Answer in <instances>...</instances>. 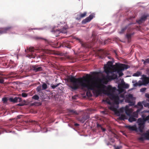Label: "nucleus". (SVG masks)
I'll list each match as a JSON object with an SVG mask.
<instances>
[{
    "instance_id": "f257e3e1",
    "label": "nucleus",
    "mask_w": 149,
    "mask_h": 149,
    "mask_svg": "<svg viewBox=\"0 0 149 149\" xmlns=\"http://www.w3.org/2000/svg\"><path fill=\"white\" fill-rule=\"evenodd\" d=\"M90 75L87 74L86 76L82 77L76 78L74 77H71L69 79L70 84L69 86L73 90H76L80 88L82 90L87 89L88 91L91 90L95 91V88L99 89L96 90V92L99 94L101 92L109 96L113 93L116 90V88L112 87L110 85L106 86L103 84H98L96 83L90 84L89 81L87 80L90 77Z\"/></svg>"
},
{
    "instance_id": "f03ea898",
    "label": "nucleus",
    "mask_w": 149,
    "mask_h": 149,
    "mask_svg": "<svg viewBox=\"0 0 149 149\" xmlns=\"http://www.w3.org/2000/svg\"><path fill=\"white\" fill-rule=\"evenodd\" d=\"M112 64L113 62L111 61H109L106 65H104V70L107 74H109L111 72V67H112Z\"/></svg>"
},
{
    "instance_id": "7ed1b4c3",
    "label": "nucleus",
    "mask_w": 149,
    "mask_h": 149,
    "mask_svg": "<svg viewBox=\"0 0 149 149\" xmlns=\"http://www.w3.org/2000/svg\"><path fill=\"white\" fill-rule=\"evenodd\" d=\"M133 24L132 23H131L125 26L124 27L122 28L121 31H119V33L120 34L123 33L127 29V33H129L132 30L135 28V27H132L131 26Z\"/></svg>"
},
{
    "instance_id": "20e7f679",
    "label": "nucleus",
    "mask_w": 149,
    "mask_h": 149,
    "mask_svg": "<svg viewBox=\"0 0 149 149\" xmlns=\"http://www.w3.org/2000/svg\"><path fill=\"white\" fill-rule=\"evenodd\" d=\"M134 97L132 94H129L125 98V102L129 103V105L132 106L134 105L135 102L133 101Z\"/></svg>"
},
{
    "instance_id": "39448f33",
    "label": "nucleus",
    "mask_w": 149,
    "mask_h": 149,
    "mask_svg": "<svg viewBox=\"0 0 149 149\" xmlns=\"http://www.w3.org/2000/svg\"><path fill=\"white\" fill-rule=\"evenodd\" d=\"M70 42L68 41L65 40L62 43H57V45H59V46L58 47H66L68 48H71V46L70 44Z\"/></svg>"
},
{
    "instance_id": "423d86ee",
    "label": "nucleus",
    "mask_w": 149,
    "mask_h": 149,
    "mask_svg": "<svg viewBox=\"0 0 149 149\" xmlns=\"http://www.w3.org/2000/svg\"><path fill=\"white\" fill-rule=\"evenodd\" d=\"M130 67L127 65L125 64H122V65L121 67H120V68L119 69L118 71L117 72L118 73L119 76V77H121L123 74V73L122 72V71L124 70L125 69H126L129 68Z\"/></svg>"
},
{
    "instance_id": "0eeeda50",
    "label": "nucleus",
    "mask_w": 149,
    "mask_h": 149,
    "mask_svg": "<svg viewBox=\"0 0 149 149\" xmlns=\"http://www.w3.org/2000/svg\"><path fill=\"white\" fill-rule=\"evenodd\" d=\"M109 96L111 100L113 101L115 103L117 104H119V98L118 95H115L113 93Z\"/></svg>"
},
{
    "instance_id": "6e6552de",
    "label": "nucleus",
    "mask_w": 149,
    "mask_h": 149,
    "mask_svg": "<svg viewBox=\"0 0 149 149\" xmlns=\"http://www.w3.org/2000/svg\"><path fill=\"white\" fill-rule=\"evenodd\" d=\"M141 82L143 85H146L149 84V77H147L146 75H143L141 78Z\"/></svg>"
},
{
    "instance_id": "1a4fd4ad",
    "label": "nucleus",
    "mask_w": 149,
    "mask_h": 149,
    "mask_svg": "<svg viewBox=\"0 0 149 149\" xmlns=\"http://www.w3.org/2000/svg\"><path fill=\"white\" fill-rule=\"evenodd\" d=\"M13 27L11 26H9L2 28L0 30V34L6 33L8 31L11 30Z\"/></svg>"
},
{
    "instance_id": "9d476101",
    "label": "nucleus",
    "mask_w": 149,
    "mask_h": 149,
    "mask_svg": "<svg viewBox=\"0 0 149 149\" xmlns=\"http://www.w3.org/2000/svg\"><path fill=\"white\" fill-rule=\"evenodd\" d=\"M95 14H92L90 15L88 17H86L82 21V23L85 24L87 22H90L91 19L94 17Z\"/></svg>"
},
{
    "instance_id": "9b49d317",
    "label": "nucleus",
    "mask_w": 149,
    "mask_h": 149,
    "mask_svg": "<svg viewBox=\"0 0 149 149\" xmlns=\"http://www.w3.org/2000/svg\"><path fill=\"white\" fill-rule=\"evenodd\" d=\"M109 74H107V75L106 76H104L103 77L101 81L104 84H107L108 82L111 80V77L110 76H109Z\"/></svg>"
},
{
    "instance_id": "f8f14e48",
    "label": "nucleus",
    "mask_w": 149,
    "mask_h": 149,
    "mask_svg": "<svg viewBox=\"0 0 149 149\" xmlns=\"http://www.w3.org/2000/svg\"><path fill=\"white\" fill-rule=\"evenodd\" d=\"M9 100L11 102L14 103L17 102H20L22 101V98L21 97H15L14 98L10 97L9 98Z\"/></svg>"
},
{
    "instance_id": "ddd939ff",
    "label": "nucleus",
    "mask_w": 149,
    "mask_h": 149,
    "mask_svg": "<svg viewBox=\"0 0 149 149\" xmlns=\"http://www.w3.org/2000/svg\"><path fill=\"white\" fill-rule=\"evenodd\" d=\"M31 69L35 72L42 71L43 70L41 67H38V65H32Z\"/></svg>"
},
{
    "instance_id": "4468645a",
    "label": "nucleus",
    "mask_w": 149,
    "mask_h": 149,
    "mask_svg": "<svg viewBox=\"0 0 149 149\" xmlns=\"http://www.w3.org/2000/svg\"><path fill=\"white\" fill-rule=\"evenodd\" d=\"M148 16H149L148 15L142 16L140 19L137 20L136 22L139 24H141L147 18Z\"/></svg>"
},
{
    "instance_id": "2eb2a0df",
    "label": "nucleus",
    "mask_w": 149,
    "mask_h": 149,
    "mask_svg": "<svg viewBox=\"0 0 149 149\" xmlns=\"http://www.w3.org/2000/svg\"><path fill=\"white\" fill-rule=\"evenodd\" d=\"M123 64H119L117 65L116 67H112V68H111V72L110 73H112V72H117L118 71L119 69L120 68V67H121L122 65Z\"/></svg>"
},
{
    "instance_id": "dca6fc26",
    "label": "nucleus",
    "mask_w": 149,
    "mask_h": 149,
    "mask_svg": "<svg viewBox=\"0 0 149 149\" xmlns=\"http://www.w3.org/2000/svg\"><path fill=\"white\" fill-rule=\"evenodd\" d=\"M141 80H139L138 82L136 80H133L132 81V83H133V86L134 87H137V86H140L143 85Z\"/></svg>"
},
{
    "instance_id": "f3484780",
    "label": "nucleus",
    "mask_w": 149,
    "mask_h": 149,
    "mask_svg": "<svg viewBox=\"0 0 149 149\" xmlns=\"http://www.w3.org/2000/svg\"><path fill=\"white\" fill-rule=\"evenodd\" d=\"M68 28L66 26H65L63 27V28L60 29L58 30H57L55 31V33L58 32V33L59 34L60 33H66L67 32V29Z\"/></svg>"
},
{
    "instance_id": "a211bd4d",
    "label": "nucleus",
    "mask_w": 149,
    "mask_h": 149,
    "mask_svg": "<svg viewBox=\"0 0 149 149\" xmlns=\"http://www.w3.org/2000/svg\"><path fill=\"white\" fill-rule=\"evenodd\" d=\"M75 39L79 41L82 47L85 48H88L89 47V45L86 43L83 42L80 39L77 38H75Z\"/></svg>"
},
{
    "instance_id": "6ab92c4d",
    "label": "nucleus",
    "mask_w": 149,
    "mask_h": 149,
    "mask_svg": "<svg viewBox=\"0 0 149 149\" xmlns=\"http://www.w3.org/2000/svg\"><path fill=\"white\" fill-rule=\"evenodd\" d=\"M110 109L111 110L115 111L117 113H119V112H121V113L123 112L124 110H125V109H124V108H120L119 109V111H118V110H117L116 109V108L113 106H111L110 108Z\"/></svg>"
},
{
    "instance_id": "aec40b11",
    "label": "nucleus",
    "mask_w": 149,
    "mask_h": 149,
    "mask_svg": "<svg viewBox=\"0 0 149 149\" xmlns=\"http://www.w3.org/2000/svg\"><path fill=\"white\" fill-rule=\"evenodd\" d=\"M125 127L129 129L130 130L132 131H137V129L136 126L135 125L132 126L130 125H126Z\"/></svg>"
},
{
    "instance_id": "412c9836",
    "label": "nucleus",
    "mask_w": 149,
    "mask_h": 149,
    "mask_svg": "<svg viewBox=\"0 0 149 149\" xmlns=\"http://www.w3.org/2000/svg\"><path fill=\"white\" fill-rule=\"evenodd\" d=\"M87 12H84L83 13H81L79 15H77V17L76 18V19L79 20L81 18L85 17L86 15Z\"/></svg>"
},
{
    "instance_id": "4be33fe9",
    "label": "nucleus",
    "mask_w": 149,
    "mask_h": 149,
    "mask_svg": "<svg viewBox=\"0 0 149 149\" xmlns=\"http://www.w3.org/2000/svg\"><path fill=\"white\" fill-rule=\"evenodd\" d=\"M89 118V116L87 115L86 116H82L80 118V121L82 123H84L85 120H87Z\"/></svg>"
},
{
    "instance_id": "5701e85b",
    "label": "nucleus",
    "mask_w": 149,
    "mask_h": 149,
    "mask_svg": "<svg viewBox=\"0 0 149 149\" xmlns=\"http://www.w3.org/2000/svg\"><path fill=\"white\" fill-rule=\"evenodd\" d=\"M125 113L128 116H130L131 113V110L130 109L128 108V107L126 106L125 108Z\"/></svg>"
},
{
    "instance_id": "b1692460",
    "label": "nucleus",
    "mask_w": 149,
    "mask_h": 149,
    "mask_svg": "<svg viewBox=\"0 0 149 149\" xmlns=\"http://www.w3.org/2000/svg\"><path fill=\"white\" fill-rule=\"evenodd\" d=\"M137 123L138 125H144L145 121L143 119L141 118H139L137 120Z\"/></svg>"
},
{
    "instance_id": "393cba45",
    "label": "nucleus",
    "mask_w": 149,
    "mask_h": 149,
    "mask_svg": "<svg viewBox=\"0 0 149 149\" xmlns=\"http://www.w3.org/2000/svg\"><path fill=\"white\" fill-rule=\"evenodd\" d=\"M140 111V109H137L136 112H134L132 115L134 118H137L138 117V113Z\"/></svg>"
},
{
    "instance_id": "a878e982",
    "label": "nucleus",
    "mask_w": 149,
    "mask_h": 149,
    "mask_svg": "<svg viewBox=\"0 0 149 149\" xmlns=\"http://www.w3.org/2000/svg\"><path fill=\"white\" fill-rule=\"evenodd\" d=\"M134 33H128L126 34V37L128 40V42H130V39H131V37L132 36L134 35Z\"/></svg>"
},
{
    "instance_id": "bb28decb",
    "label": "nucleus",
    "mask_w": 149,
    "mask_h": 149,
    "mask_svg": "<svg viewBox=\"0 0 149 149\" xmlns=\"http://www.w3.org/2000/svg\"><path fill=\"white\" fill-rule=\"evenodd\" d=\"M68 110L69 114H77V112L75 111L74 110L69 109Z\"/></svg>"
},
{
    "instance_id": "cd10ccee",
    "label": "nucleus",
    "mask_w": 149,
    "mask_h": 149,
    "mask_svg": "<svg viewBox=\"0 0 149 149\" xmlns=\"http://www.w3.org/2000/svg\"><path fill=\"white\" fill-rule=\"evenodd\" d=\"M143 136H144L146 139L149 140V131H147L146 133L143 134Z\"/></svg>"
},
{
    "instance_id": "c85d7f7f",
    "label": "nucleus",
    "mask_w": 149,
    "mask_h": 149,
    "mask_svg": "<svg viewBox=\"0 0 149 149\" xmlns=\"http://www.w3.org/2000/svg\"><path fill=\"white\" fill-rule=\"evenodd\" d=\"M119 119L121 120H124L125 119H127V117L124 114H121L119 117Z\"/></svg>"
},
{
    "instance_id": "c756f323",
    "label": "nucleus",
    "mask_w": 149,
    "mask_h": 149,
    "mask_svg": "<svg viewBox=\"0 0 149 149\" xmlns=\"http://www.w3.org/2000/svg\"><path fill=\"white\" fill-rule=\"evenodd\" d=\"M139 130V131L142 133L143 132V130L144 127V125H138Z\"/></svg>"
},
{
    "instance_id": "7c9ffc66",
    "label": "nucleus",
    "mask_w": 149,
    "mask_h": 149,
    "mask_svg": "<svg viewBox=\"0 0 149 149\" xmlns=\"http://www.w3.org/2000/svg\"><path fill=\"white\" fill-rule=\"evenodd\" d=\"M128 120L130 122H132L133 121H136V119L131 115L129 118Z\"/></svg>"
},
{
    "instance_id": "2f4dec72",
    "label": "nucleus",
    "mask_w": 149,
    "mask_h": 149,
    "mask_svg": "<svg viewBox=\"0 0 149 149\" xmlns=\"http://www.w3.org/2000/svg\"><path fill=\"white\" fill-rule=\"evenodd\" d=\"M111 77V80L116 79L118 78L117 75L116 74L113 73L111 76H110Z\"/></svg>"
},
{
    "instance_id": "473e14b6",
    "label": "nucleus",
    "mask_w": 149,
    "mask_h": 149,
    "mask_svg": "<svg viewBox=\"0 0 149 149\" xmlns=\"http://www.w3.org/2000/svg\"><path fill=\"white\" fill-rule=\"evenodd\" d=\"M141 73L140 72L137 71L136 73H134L133 75V76L135 77H139L141 75Z\"/></svg>"
},
{
    "instance_id": "72a5a7b5",
    "label": "nucleus",
    "mask_w": 149,
    "mask_h": 149,
    "mask_svg": "<svg viewBox=\"0 0 149 149\" xmlns=\"http://www.w3.org/2000/svg\"><path fill=\"white\" fill-rule=\"evenodd\" d=\"M136 107L139 106L140 108V109H140V110L143 108V106L142 104L140 102H138L137 104V106H136Z\"/></svg>"
},
{
    "instance_id": "f704fd0d",
    "label": "nucleus",
    "mask_w": 149,
    "mask_h": 149,
    "mask_svg": "<svg viewBox=\"0 0 149 149\" xmlns=\"http://www.w3.org/2000/svg\"><path fill=\"white\" fill-rule=\"evenodd\" d=\"M42 86L41 85L38 86L36 88V90L38 92H40L41 91Z\"/></svg>"
},
{
    "instance_id": "c9c22d12",
    "label": "nucleus",
    "mask_w": 149,
    "mask_h": 149,
    "mask_svg": "<svg viewBox=\"0 0 149 149\" xmlns=\"http://www.w3.org/2000/svg\"><path fill=\"white\" fill-rule=\"evenodd\" d=\"M42 87L43 90H45L47 88V85L45 83H44L42 85Z\"/></svg>"
},
{
    "instance_id": "e433bc0d",
    "label": "nucleus",
    "mask_w": 149,
    "mask_h": 149,
    "mask_svg": "<svg viewBox=\"0 0 149 149\" xmlns=\"http://www.w3.org/2000/svg\"><path fill=\"white\" fill-rule=\"evenodd\" d=\"M32 99L35 100H38L39 99V97L37 95H35L33 96Z\"/></svg>"
},
{
    "instance_id": "4c0bfd02",
    "label": "nucleus",
    "mask_w": 149,
    "mask_h": 149,
    "mask_svg": "<svg viewBox=\"0 0 149 149\" xmlns=\"http://www.w3.org/2000/svg\"><path fill=\"white\" fill-rule=\"evenodd\" d=\"M26 102L25 100H24L22 102L19 103V104H18L17 105L20 106H22L25 104Z\"/></svg>"
},
{
    "instance_id": "58836bf2",
    "label": "nucleus",
    "mask_w": 149,
    "mask_h": 149,
    "mask_svg": "<svg viewBox=\"0 0 149 149\" xmlns=\"http://www.w3.org/2000/svg\"><path fill=\"white\" fill-rule=\"evenodd\" d=\"M139 140L141 141H143L145 139H146L144 136H143V134L141 135V136L139 137Z\"/></svg>"
},
{
    "instance_id": "ea45409f",
    "label": "nucleus",
    "mask_w": 149,
    "mask_h": 149,
    "mask_svg": "<svg viewBox=\"0 0 149 149\" xmlns=\"http://www.w3.org/2000/svg\"><path fill=\"white\" fill-rule=\"evenodd\" d=\"M21 95L22 96L24 97H26L28 96V94L25 93H22Z\"/></svg>"
},
{
    "instance_id": "a19ab883",
    "label": "nucleus",
    "mask_w": 149,
    "mask_h": 149,
    "mask_svg": "<svg viewBox=\"0 0 149 149\" xmlns=\"http://www.w3.org/2000/svg\"><path fill=\"white\" fill-rule=\"evenodd\" d=\"M2 100L4 103H6L8 101V99L6 97H4L2 99Z\"/></svg>"
},
{
    "instance_id": "79ce46f5",
    "label": "nucleus",
    "mask_w": 149,
    "mask_h": 149,
    "mask_svg": "<svg viewBox=\"0 0 149 149\" xmlns=\"http://www.w3.org/2000/svg\"><path fill=\"white\" fill-rule=\"evenodd\" d=\"M4 81L3 78L2 77L0 76V83L3 84Z\"/></svg>"
},
{
    "instance_id": "37998d69",
    "label": "nucleus",
    "mask_w": 149,
    "mask_h": 149,
    "mask_svg": "<svg viewBox=\"0 0 149 149\" xmlns=\"http://www.w3.org/2000/svg\"><path fill=\"white\" fill-rule=\"evenodd\" d=\"M146 90V88H142L140 89V91L141 92L144 93L145 91Z\"/></svg>"
},
{
    "instance_id": "c03bdc74",
    "label": "nucleus",
    "mask_w": 149,
    "mask_h": 149,
    "mask_svg": "<svg viewBox=\"0 0 149 149\" xmlns=\"http://www.w3.org/2000/svg\"><path fill=\"white\" fill-rule=\"evenodd\" d=\"M143 119L145 122L149 120V115L146 117L145 118H143Z\"/></svg>"
},
{
    "instance_id": "a18cd8bd",
    "label": "nucleus",
    "mask_w": 149,
    "mask_h": 149,
    "mask_svg": "<svg viewBox=\"0 0 149 149\" xmlns=\"http://www.w3.org/2000/svg\"><path fill=\"white\" fill-rule=\"evenodd\" d=\"M129 85L128 84H124L123 85V88H128L129 87Z\"/></svg>"
},
{
    "instance_id": "49530a36",
    "label": "nucleus",
    "mask_w": 149,
    "mask_h": 149,
    "mask_svg": "<svg viewBox=\"0 0 149 149\" xmlns=\"http://www.w3.org/2000/svg\"><path fill=\"white\" fill-rule=\"evenodd\" d=\"M143 64H145L146 63H149V58L146 59L145 61H144Z\"/></svg>"
},
{
    "instance_id": "de8ad7c7",
    "label": "nucleus",
    "mask_w": 149,
    "mask_h": 149,
    "mask_svg": "<svg viewBox=\"0 0 149 149\" xmlns=\"http://www.w3.org/2000/svg\"><path fill=\"white\" fill-rule=\"evenodd\" d=\"M29 50L31 52H33L34 51V48L33 47H30L29 48Z\"/></svg>"
},
{
    "instance_id": "09e8293b",
    "label": "nucleus",
    "mask_w": 149,
    "mask_h": 149,
    "mask_svg": "<svg viewBox=\"0 0 149 149\" xmlns=\"http://www.w3.org/2000/svg\"><path fill=\"white\" fill-rule=\"evenodd\" d=\"M59 85V84H57L55 85H53L51 86V87L53 89H54L56 87H58V86Z\"/></svg>"
},
{
    "instance_id": "8fccbe9b",
    "label": "nucleus",
    "mask_w": 149,
    "mask_h": 149,
    "mask_svg": "<svg viewBox=\"0 0 149 149\" xmlns=\"http://www.w3.org/2000/svg\"><path fill=\"white\" fill-rule=\"evenodd\" d=\"M110 39H108L107 40H105L104 41V44H107L108 42H110Z\"/></svg>"
},
{
    "instance_id": "3c124183",
    "label": "nucleus",
    "mask_w": 149,
    "mask_h": 149,
    "mask_svg": "<svg viewBox=\"0 0 149 149\" xmlns=\"http://www.w3.org/2000/svg\"><path fill=\"white\" fill-rule=\"evenodd\" d=\"M103 101L106 102L109 104H111V102H110L109 101H108L107 100H103Z\"/></svg>"
},
{
    "instance_id": "603ef678",
    "label": "nucleus",
    "mask_w": 149,
    "mask_h": 149,
    "mask_svg": "<svg viewBox=\"0 0 149 149\" xmlns=\"http://www.w3.org/2000/svg\"><path fill=\"white\" fill-rule=\"evenodd\" d=\"M145 96L146 97L149 99V94L146 93L145 94ZM148 101L149 102V100H148Z\"/></svg>"
},
{
    "instance_id": "864d4df0",
    "label": "nucleus",
    "mask_w": 149,
    "mask_h": 149,
    "mask_svg": "<svg viewBox=\"0 0 149 149\" xmlns=\"http://www.w3.org/2000/svg\"><path fill=\"white\" fill-rule=\"evenodd\" d=\"M36 39L37 40H41V39H43L41 37H36Z\"/></svg>"
},
{
    "instance_id": "5fc2aeb1",
    "label": "nucleus",
    "mask_w": 149,
    "mask_h": 149,
    "mask_svg": "<svg viewBox=\"0 0 149 149\" xmlns=\"http://www.w3.org/2000/svg\"><path fill=\"white\" fill-rule=\"evenodd\" d=\"M101 129L103 132H104L106 130L105 129L103 128L102 127H101Z\"/></svg>"
},
{
    "instance_id": "6e6d98bb",
    "label": "nucleus",
    "mask_w": 149,
    "mask_h": 149,
    "mask_svg": "<svg viewBox=\"0 0 149 149\" xmlns=\"http://www.w3.org/2000/svg\"><path fill=\"white\" fill-rule=\"evenodd\" d=\"M97 127H102L101 125L99 124H97Z\"/></svg>"
},
{
    "instance_id": "4d7b16f0",
    "label": "nucleus",
    "mask_w": 149,
    "mask_h": 149,
    "mask_svg": "<svg viewBox=\"0 0 149 149\" xmlns=\"http://www.w3.org/2000/svg\"><path fill=\"white\" fill-rule=\"evenodd\" d=\"M74 125L75 126H77L79 125L78 123H75Z\"/></svg>"
},
{
    "instance_id": "13d9d810",
    "label": "nucleus",
    "mask_w": 149,
    "mask_h": 149,
    "mask_svg": "<svg viewBox=\"0 0 149 149\" xmlns=\"http://www.w3.org/2000/svg\"><path fill=\"white\" fill-rule=\"evenodd\" d=\"M32 122H34V124H37V122L35 121H32Z\"/></svg>"
},
{
    "instance_id": "bf43d9fd",
    "label": "nucleus",
    "mask_w": 149,
    "mask_h": 149,
    "mask_svg": "<svg viewBox=\"0 0 149 149\" xmlns=\"http://www.w3.org/2000/svg\"><path fill=\"white\" fill-rule=\"evenodd\" d=\"M107 57L109 59H111V57L110 56H107Z\"/></svg>"
},
{
    "instance_id": "052dcab7",
    "label": "nucleus",
    "mask_w": 149,
    "mask_h": 149,
    "mask_svg": "<svg viewBox=\"0 0 149 149\" xmlns=\"http://www.w3.org/2000/svg\"><path fill=\"white\" fill-rule=\"evenodd\" d=\"M146 71L147 72H149V68H148L146 70Z\"/></svg>"
},
{
    "instance_id": "680f3d73",
    "label": "nucleus",
    "mask_w": 149,
    "mask_h": 149,
    "mask_svg": "<svg viewBox=\"0 0 149 149\" xmlns=\"http://www.w3.org/2000/svg\"><path fill=\"white\" fill-rule=\"evenodd\" d=\"M116 149H119V147H117Z\"/></svg>"
},
{
    "instance_id": "e2e57ef3",
    "label": "nucleus",
    "mask_w": 149,
    "mask_h": 149,
    "mask_svg": "<svg viewBox=\"0 0 149 149\" xmlns=\"http://www.w3.org/2000/svg\"><path fill=\"white\" fill-rule=\"evenodd\" d=\"M148 107L149 108V103L148 104Z\"/></svg>"
},
{
    "instance_id": "0e129e2a",
    "label": "nucleus",
    "mask_w": 149,
    "mask_h": 149,
    "mask_svg": "<svg viewBox=\"0 0 149 149\" xmlns=\"http://www.w3.org/2000/svg\"><path fill=\"white\" fill-rule=\"evenodd\" d=\"M144 61H145L143 59L142 60V61H143V62H144Z\"/></svg>"
},
{
    "instance_id": "69168bd1",
    "label": "nucleus",
    "mask_w": 149,
    "mask_h": 149,
    "mask_svg": "<svg viewBox=\"0 0 149 149\" xmlns=\"http://www.w3.org/2000/svg\"><path fill=\"white\" fill-rule=\"evenodd\" d=\"M100 57L101 58H103L101 56H100Z\"/></svg>"
},
{
    "instance_id": "338daca9",
    "label": "nucleus",
    "mask_w": 149,
    "mask_h": 149,
    "mask_svg": "<svg viewBox=\"0 0 149 149\" xmlns=\"http://www.w3.org/2000/svg\"><path fill=\"white\" fill-rule=\"evenodd\" d=\"M88 92H87L86 93V94L88 95Z\"/></svg>"
}]
</instances>
